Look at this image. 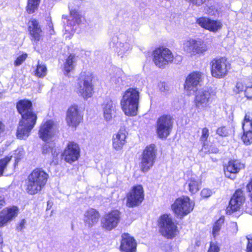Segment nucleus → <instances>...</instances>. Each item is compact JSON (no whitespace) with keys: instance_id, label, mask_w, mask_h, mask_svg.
<instances>
[{"instance_id":"f704fd0d","label":"nucleus","mask_w":252,"mask_h":252,"mask_svg":"<svg viewBox=\"0 0 252 252\" xmlns=\"http://www.w3.org/2000/svg\"><path fill=\"white\" fill-rule=\"evenodd\" d=\"M12 157H5L0 159V177L3 175V173L7 168L8 164L10 161Z\"/></svg>"},{"instance_id":"b1692460","label":"nucleus","mask_w":252,"mask_h":252,"mask_svg":"<svg viewBox=\"0 0 252 252\" xmlns=\"http://www.w3.org/2000/svg\"><path fill=\"white\" fill-rule=\"evenodd\" d=\"M196 23L201 27L213 32L217 31L220 26V22L205 17L198 18Z\"/></svg>"},{"instance_id":"79ce46f5","label":"nucleus","mask_w":252,"mask_h":252,"mask_svg":"<svg viewBox=\"0 0 252 252\" xmlns=\"http://www.w3.org/2000/svg\"><path fill=\"white\" fill-rule=\"evenodd\" d=\"M246 96L249 99H252V83L248 84L245 90Z\"/></svg>"},{"instance_id":"4d7b16f0","label":"nucleus","mask_w":252,"mask_h":252,"mask_svg":"<svg viewBox=\"0 0 252 252\" xmlns=\"http://www.w3.org/2000/svg\"><path fill=\"white\" fill-rule=\"evenodd\" d=\"M246 212L252 215V210H251L249 208L246 209Z\"/></svg>"},{"instance_id":"473e14b6","label":"nucleus","mask_w":252,"mask_h":252,"mask_svg":"<svg viewBox=\"0 0 252 252\" xmlns=\"http://www.w3.org/2000/svg\"><path fill=\"white\" fill-rule=\"evenodd\" d=\"M212 75L216 78L220 77V59H214L211 63Z\"/></svg>"},{"instance_id":"bb28decb","label":"nucleus","mask_w":252,"mask_h":252,"mask_svg":"<svg viewBox=\"0 0 252 252\" xmlns=\"http://www.w3.org/2000/svg\"><path fill=\"white\" fill-rule=\"evenodd\" d=\"M29 31L32 36V40L39 41L42 36V30L38 21L35 19L31 20L29 23Z\"/></svg>"},{"instance_id":"864d4df0","label":"nucleus","mask_w":252,"mask_h":252,"mask_svg":"<svg viewBox=\"0 0 252 252\" xmlns=\"http://www.w3.org/2000/svg\"><path fill=\"white\" fill-rule=\"evenodd\" d=\"M247 189L249 192V195L251 197V200L252 202V178L251 181L247 186Z\"/></svg>"},{"instance_id":"7c9ffc66","label":"nucleus","mask_w":252,"mask_h":252,"mask_svg":"<svg viewBox=\"0 0 252 252\" xmlns=\"http://www.w3.org/2000/svg\"><path fill=\"white\" fill-rule=\"evenodd\" d=\"M77 61V57L75 56L74 55L70 54L67 58L64 63L63 67L65 75L67 74L74 69Z\"/></svg>"},{"instance_id":"a19ab883","label":"nucleus","mask_w":252,"mask_h":252,"mask_svg":"<svg viewBox=\"0 0 252 252\" xmlns=\"http://www.w3.org/2000/svg\"><path fill=\"white\" fill-rule=\"evenodd\" d=\"M205 11L206 13L208 15L213 16L215 15L217 13V10L214 6H207L205 7Z\"/></svg>"},{"instance_id":"393cba45","label":"nucleus","mask_w":252,"mask_h":252,"mask_svg":"<svg viewBox=\"0 0 252 252\" xmlns=\"http://www.w3.org/2000/svg\"><path fill=\"white\" fill-rule=\"evenodd\" d=\"M116 102L110 98L106 99L102 105L103 117L106 121L112 120L116 112Z\"/></svg>"},{"instance_id":"9d476101","label":"nucleus","mask_w":252,"mask_h":252,"mask_svg":"<svg viewBox=\"0 0 252 252\" xmlns=\"http://www.w3.org/2000/svg\"><path fill=\"white\" fill-rule=\"evenodd\" d=\"M173 126V120L170 115H163L157 121L156 132L160 139H166L170 134Z\"/></svg>"},{"instance_id":"6ab92c4d","label":"nucleus","mask_w":252,"mask_h":252,"mask_svg":"<svg viewBox=\"0 0 252 252\" xmlns=\"http://www.w3.org/2000/svg\"><path fill=\"white\" fill-rule=\"evenodd\" d=\"M244 168V164L237 160L229 161L227 165L224 168V173L226 177L231 180L236 178V175L239 171Z\"/></svg>"},{"instance_id":"5701e85b","label":"nucleus","mask_w":252,"mask_h":252,"mask_svg":"<svg viewBox=\"0 0 252 252\" xmlns=\"http://www.w3.org/2000/svg\"><path fill=\"white\" fill-rule=\"evenodd\" d=\"M127 132L125 129L121 128L118 132L114 134L112 141V147L116 151L122 150L126 143V138Z\"/></svg>"},{"instance_id":"69168bd1","label":"nucleus","mask_w":252,"mask_h":252,"mask_svg":"<svg viewBox=\"0 0 252 252\" xmlns=\"http://www.w3.org/2000/svg\"><path fill=\"white\" fill-rule=\"evenodd\" d=\"M53 162H54V160L52 161V162H51V163H50V164H52V163H53Z\"/></svg>"},{"instance_id":"6e6552de","label":"nucleus","mask_w":252,"mask_h":252,"mask_svg":"<svg viewBox=\"0 0 252 252\" xmlns=\"http://www.w3.org/2000/svg\"><path fill=\"white\" fill-rule=\"evenodd\" d=\"M183 49L191 56L203 55L208 50L206 45L201 40L189 38L184 41Z\"/></svg>"},{"instance_id":"052dcab7","label":"nucleus","mask_w":252,"mask_h":252,"mask_svg":"<svg viewBox=\"0 0 252 252\" xmlns=\"http://www.w3.org/2000/svg\"><path fill=\"white\" fill-rule=\"evenodd\" d=\"M251 19H252V14H251Z\"/></svg>"},{"instance_id":"9b49d317","label":"nucleus","mask_w":252,"mask_h":252,"mask_svg":"<svg viewBox=\"0 0 252 252\" xmlns=\"http://www.w3.org/2000/svg\"><path fill=\"white\" fill-rule=\"evenodd\" d=\"M204 78V74L200 71H196L190 73L186 78L185 89L189 92L197 91L198 88L201 86Z\"/></svg>"},{"instance_id":"a211bd4d","label":"nucleus","mask_w":252,"mask_h":252,"mask_svg":"<svg viewBox=\"0 0 252 252\" xmlns=\"http://www.w3.org/2000/svg\"><path fill=\"white\" fill-rule=\"evenodd\" d=\"M80 153L78 145L74 142H69L63 152L65 161L71 163L77 160L80 157Z\"/></svg>"},{"instance_id":"c9c22d12","label":"nucleus","mask_w":252,"mask_h":252,"mask_svg":"<svg viewBox=\"0 0 252 252\" xmlns=\"http://www.w3.org/2000/svg\"><path fill=\"white\" fill-rule=\"evenodd\" d=\"M46 66L44 64H39V63L38 62L35 71V75L40 78H43L46 75Z\"/></svg>"},{"instance_id":"72a5a7b5","label":"nucleus","mask_w":252,"mask_h":252,"mask_svg":"<svg viewBox=\"0 0 252 252\" xmlns=\"http://www.w3.org/2000/svg\"><path fill=\"white\" fill-rule=\"evenodd\" d=\"M40 0H28L27 10L30 14L33 13L38 7Z\"/></svg>"},{"instance_id":"3c124183","label":"nucleus","mask_w":252,"mask_h":252,"mask_svg":"<svg viewBox=\"0 0 252 252\" xmlns=\"http://www.w3.org/2000/svg\"><path fill=\"white\" fill-rule=\"evenodd\" d=\"M26 223V221L25 219L21 220L19 225L17 226V230L18 231H22L25 228Z\"/></svg>"},{"instance_id":"37998d69","label":"nucleus","mask_w":252,"mask_h":252,"mask_svg":"<svg viewBox=\"0 0 252 252\" xmlns=\"http://www.w3.org/2000/svg\"><path fill=\"white\" fill-rule=\"evenodd\" d=\"M209 136V130L208 129L205 127L203 128L202 130V135L200 137V141L203 143V145L205 143V141H206L208 137Z\"/></svg>"},{"instance_id":"4468645a","label":"nucleus","mask_w":252,"mask_h":252,"mask_svg":"<svg viewBox=\"0 0 252 252\" xmlns=\"http://www.w3.org/2000/svg\"><path fill=\"white\" fill-rule=\"evenodd\" d=\"M243 134L241 139L246 145L252 144V117L249 113L245 115L244 121L242 123Z\"/></svg>"},{"instance_id":"e2e57ef3","label":"nucleus","mask_w":252,"mask_h":252,"mask_svg":"<svg viewBox=\"0 0 252 252\" xmlns=\"http://www.w3.org/2000/svg\"><path fill=\"white\" fill-rule=\"evenodd\" d=\"M219 131V128H218V130H217V133H218Z\"/></svg>"},{"instance_id":"58836bf2","label":"nucleus","mask_w":252,"mask_h":252,"mask_svg":"<svg viewBox=\"0 0 252 252\" xmlns=\"http://www.w3.org/2000/svg\"><path fill=\"white\" fill-rule=\"evenodd\" d=\"M28 55L24 53L18 56L14 61V64L16 66L20 65L27 59Z\"/></svg>"},{"instance_id":"ddd939ff","label":"nucleus","mask_w":252,"mask_h":252,"mask_svg":"<svg viewBox=\"0 0 252 252\" xmlns=\"http://www.w3.org/2000/svg\"><path fill=\"white\" fill-rule=\"evenodd\" d=\"M144 191L142 186H134L126 196V205L129 207L139 205L144 199Z\"/></svg>"},{"instance_id":"4c0bfd02","label":"nucleus","mask_w":252,"mask_h":252,"mask_svg":"<svg viewBox=\"0 0 252 252\" xmlns=\"http://www.w3.org/2000/svg\"><path fill=\"white\" fill-rule=\"evenodd\" d=\"M220 218H219L213 225L212 233L215 238L220 234Z\"/></svg>"},{"instance_id":"5fc2aeb1","label":"nucleus","mask_w":252,"mask_h":252,"mask_svg":"<svg viewBox=\"0 0 252 252\" xmlns=\"http://www.w3.org/2000/svg\"><path fill=\"white\" fill-rule=\"evenodd\" d=\"M243 90V86L242 83H237L236 85V89H235V91L237 93H239L241 91H242Z\"/></svg>"},{"instance_id":"412c9836","label":"nucleus","mask_w":252,"mask_h":252,"mask_svg":"<svg viewBox=\"0 0 252 252\" xmlns=\"http://www.w3.org/2000/svg\"><path fill=\"white\" fill-rule=\"evenodd\" d=\"M120 250L121 252H136L135 240L129 234L124 233L122 235Z\"/></svg>"},{"instance_id":"49530a36","label":"nucleus","mask_w":252,"mask_h":252,"mask_svg":"<svg viewBox=\"0 0 252 252\" xmlns=\"http://www.w3.org/2000/svg\"><path fill=\"white\" fill-rule=\"evenodd\" d=\"M212 194V191L208 189H204L201 191V195L203 198H207Z\"/></svg>"},{"instance_id":"13d9d810","label":"nucleus","mask_w":252,"mask_h":252,"mask_svg":"<svg viewBox=\"0 0 252 252\" xmlns=\"http://www.w3.org/2000/svg\"><path fill=\"white\" fill-rule=\"evenodd\" d=\"M2 242H3L2 237L1 233H0V244H1L2 243Z\"/></svg>"},{"instance_id":"ea45409f","label":"nucleus","mask_w":252,"mask_h":252,"mask_svg":"<svg viewBox=\"0 0 252 252\" xmlns=\"http://www.w3.org/2000/svg\"><path fill=\"white\" fill-rule=\"evenodd\" d=\"M201 151L204 152L205 153H217L219 152V149L217 148L212 147V146H210V148L208 149L207 146L206 144H204V145H203L202 148L201 149Z\"/></svg>"},{"instance_id":"603ef678","label":"nucleus","mask_w":252,"mask_h":252,"mask_svg":"<svg viewBox=\"0 0 252 252\" xmlns=\"http://www.w3.org/2000/svg\"><path fill=\"white\" fill-rule=\"evenodd\" d=\"M248 244L247 246V252H252V238H248Z\"/></svg>"},{"instance_id":"e433bc0d","label":"nucleus","mask_w":252,"mask_h":252,"mask_svg":"<svg viewBox=\"0 0 252 252\" xmlns=\"http://www.w3.org/2000/svg\"><path fill=\"white\" fill-rule=\"evenodd\" d=\"M230 69V64L225 58H221V78L224 77Z\"/></svg>"},{"instance_id":"0eeeda50","label":"nucleus","mask_w":252,"mask_h":252,"mask_svg":"<svg viewBox=\"0 0 252 252\" xmlns=\"http://www.w3.org/2000/svg\"><path fill=\"white\" fill-rule=\"evenodd\" d=\"M157 158V150L154 144L147 146L144 150L140 162L142 171L147 172L154 164Z\"/></svg>"},{"instance_id":"774afa93","label":"nucleus","mask_w":252,"mask_h":252,"mask_svg":"<svg viewBox=\"0 0 252 252\" xmlns=\"http://www.w3.org/2000/svg\"><path fill=\"white\" fill-rule=\"evenodd\" d=\"M115 39H117L118 38L117 37H114Z\"/></svg>"},{"instance_id":"8fccbe9b","label":"nucleus","mask_w":252,"mask_h":252,"mask_svg":"<svg viewBox=\"0 0 252 252\" xmlns=\"http://www.w3.org/2000/svg\"><path fill=\"white\" fill-rule=\"evenodd\" d=\"M231 131V129L225 127H221V136H227Z\"/></svg>"},{"instance_id":"20e7f679","label":"nucleus","mask_w":252,"mask_h":252,"mask_svg":"<svg viewBox=\"0 0 252 252\" xmlns=\"http://www.w3.org/2000/svg\"><path fill=\"white\" fill-rule=\"evenodd\" d=\"M93 76L91 73H81L75 87V92L84 99L91 97L93 94Z\"/></svg>"},{"instance_id":"423d86ee","label":"nucleus","mask_w":252,"mask_h":252,"mask_svg":"<svg viewBox=\"0 0 252 252\" xmlns=\"http://www.w3.org/2000/svg\"><path fill=\"white\" fill-rule=\"evenodd\" d=\"M158 223L160 233L165 237L171 239L177 235L178 232L177 226L169 215H162L159 218Z\"/></svg>"},{"instance_id":"2eb2a0df","label":"nucleus","mask_w":252,"mask_h":252,"mask_svg":"<svg viewBox=\"0 0 252 252\" xmlns=\"http://www.w3.org/2000/svg\"><path fill=\"white\" fill-rule=\"evenodd\" d=\"M82 117L78 106L72 105L68 109L66 113V123L70 126L76 127L81 122Z\"/></svg>"},{"instance_id":"0e129e2a","label":"nucleus","mask_w":252,"mask_h":252,"mask_svg":"<svg viewBox=\"0 0 252 252\" xmlns=\"http://www.w3.org/2000/svg\"><path fill=\"white\" fill-rule=\"evenodd\" d=\"M53 162H54V160L52 161V162H51V163H50V164H52V163H53Z\"/></svg>"},{"instance_id":"c85d7f7f","label":"nucleus","mask_w":252,"mask_h":252,"mask_svg":"<svg viewBox=\"0 0 252 252\" xmlns=\"http://www.w3.org/2000/svg\"><path fill=\"white\" fill-rule=\"evenodd\" d=\"M187 183L188 184L189 190L192 194L197 192L200 189L201 179L195 175H192L188 180Z\"/></svg>"},{"instance_id":"1a4fd4ad","label":"nucleus","mask_w":252,"mask_h":252,"mask_svg":"<svg viewBox=\"0 0 252 252\" xmlns=\"http://www.w3.org/2000/svg\"><path fill=\"white\" fill-rule=\"evenodd\" d=\"M173 60V55L171 51L166 48L159 47L153 52V61L156 66L164 68L165 65Z\"/></svg>"},{"instance_id":"338daca9","label":"nucleus","mask_w":252,"mask_h":252,"mask_svg":"<svg viewBox=\"0 0 252 252\" xmlns=\"http://www.w3.org/2000/svg\"><path fill=\"white\" fill-rule=\"evenodd\" d=\"M53 162H54V160L52 161V162H51V163H50V164H52V163H53Z\"/></svg>"},{"instance_id":"4be33fe9","label":"nucleus","mask_w":252,"mask_h":252,"mask_svg":"<svg viewBox=\"0 0 252 252\" xmlns=\"http://www.w3.org/2000/svg\"><path fill=\"white\" fill-rule=\"evenodd\" d=\"M210 98V93L206 90H200L195 94L194 103L197 108L203 109L207 107Z\"/></svg>"},{"instance_id":"dca6fc26","label":"nucleus","mask_w":252,"mask_h":252,"mask_svg":"<svg viewBox=\"0 0 252 252\" xmlns=\"http://www.w3.org/2000/svg\"><path fill=\"white\" fill-rule=\"evenodd\" d=\"M245 200L243 191L241 189H237L229 201L228 207L226 209L227 214H231L237 211Z\"/></svg>"},{"instance_id":"de8ad7c7","label":"nucleus","mask_w":252,"mask_h":252,"mask_svg":"<svg viewBox=\"0 0 252 252\" xmlns=\"http://www.w3.org/2000/svg\"><path fill=\"white\" fill-rule=\"evenodd\" d=\"M158 86L161 92H165L168 90V87L165 82H160Z\"/></svg>"},{"instance_id":"f03ea898","label":"nucleus","mask_w":252,"mask_h":252,"mask_svg":"<svg viewBox=\"0 0 252 252\" xmlns=\"http://www.w3.org/2000/svg\"><path fill=\"white\" fill-rule=\"evenodd\" d=\"M139 100V92L136 89L129 88L124 93L120 104L126 115L134 116L137 115Z\"/></svg>"},{"instance_id":"a18cd8bd","label":"nucleus","mask_w":252,"mask_h":252,"mask_svg":"<svg viewBox=\"0 0 252 252\" xmlns=\"http://www.w3.org/2000/svg\"><path fill=\"white\" fill-rule=\"evenodd\" d=\"M219 251L220 248L218 245V243L211 242L208 252H219Z\"/></svg>"},{"instance_id":"09e8293b","label":"nucleus","mask_w":252,"mask_h":252,"mask_svg":"<svg viewBox=\"0 0 252 252\" xmlns=\"http://www.w3.org/2000/svg\"><path fill=\"white\" fill-rule=\"evenodd\" d=\"M50 152H51L52 153V156L54 159H56V158L57 157L59 154L60 153L59 150L57 149L56 148H54L53 146H52Z\"/></svg>"},{"instance_id":"680f3d73","label":"nucleus","mask_w":252,"mask_h":252,"mask_svg":"<svg viewBox=\"0 0 252 252\" xmlns=\"http://www.w3.org/2000/svg\"><path fill=\"white\" fill-rule=\"evenodd\" d=\"M2 94L0 93V97L1 96Z\"/></svg>"},{"instance_id":"a878e982","label":"nucleus","mask_w":252,"mask_h":252,"mask_svg":"<svg viewBox=\"0 0 252 252\" xmlns=\"http://www.w3.org/2000/svg\"><path fill=\"white\" fill-rule=\"evenodd\" d=\"M100 215L95 209L90 208L87 210L84 214L83 221L85 226L92 227L98 221Z\"/></svg>"},{"instance_id":"cd10ccee","label":"nucleus","mask_w":252,"mask_h":252,"mask_svg":"<svg viewBox=\"0 0 252 252\" xmlns=\"http://www.w3.org/2000/svg\"><path fill=\"white\" fill-rule=\"evenodd\" d=\"M70 17L72 18L73 21H69L67 19V16L63 15L62 19L64 24L69 25L70 26H74L75 24L79 25L81 24L84 20V17L79 12L76 10H71L70 12Z\"/></svg>"},{"instance_id":"aec40b11","label":"nucleus","mask_w":252,"mask_h":252,"mask_svg":"<svg viewBox=\"0 0 252 252\" xmlns=\"http://www.w3.org/2000/svg\"><path fill=\"white\" fill-rule=\"evenodd\" d=\"M18 213V208L12 206L3 209L0 212V227H3L7 222L15 218Z\"/></svg>"},{"instance_id":"f3484780","label":"nucleus","mask_w":252,"mask_h":252,"mask_svg":"<svg viewBox=\"0 0 252 252\" xmlns=\"http://www.w3.org/2000/svg\"><path fill=\"white\" fill-rule=\"evenodd\" d=\"M57 126L54 121L48 120L43 123L39 130V136L44 141L51 138L56 133Z\"/></svg>"},{"instance_id":"c756f323","label":"nucleus","mask_w":252,"mask_h":252,"mask_svg":"<svg viewBox=\"0 0 252 252\" xmlns=\"http://www.w3.org/2000/svg\"><path fill=\"white\" fill-rule=\"evenodd\" d=\"M16 107L21 116L32 110V103L28 100L19 101L17 103Z\"/></svg>"},{"instance_id":"f257e3e1","label":"nucleus","mask_w":252,"mask_h":252,"mask_svg":"<svg viewBox=\"0 0 252 252\" xmlns=\"http://www.w3.org/2000/svg\"><path fill=\"white\" fill-rule=\"evenodd\" d=\"M48 174L40 168L33 170L29 175L27 181L26 190L31 195H34L40 191L45 187Z\"/></svg>"},{"instance_id":"f8f14e48","label":"nucleus","mask_w":252,"mask_h":252,"mask_svg":"<svg viewBox=\"0 0 252 252\" xmlns=\"http://www.w3.org/2000/svg\"><path fill=\"white\" fill-rule=\"evenodd\" d=\"M121 220V213L118 210H113L105 214L101 219L102 227L110 231L116 228Z\"/></svg>"},{"instance_id":"6e6d98bb","label":"nucleus","mask_w":252,"mask_h":252,"mask_svg":"<svg viewBox=\"0 0 252 252\" xmlns=\"http://www.w3.org/2000/svg\"><path fill=\"white\" fill-rule=\"evenodd\" d=\"M4 198L0 196V209L4 205Z\"/></svg>"},{"instance_id":"7ed1b4c3","label":"nucleus","mask_w":252,"mask_h":252,"mask_svg":"<svg viewBox=\"0 0 252 252\" xmlns=\"http://www.w3.org/2000/svg\"><path fill=\"white\" fill-rule=\"evenodd\" d=\"M17 130V137L20 139L27 138L30 135L31 131L34 126L37 117L36 114L31 111L21 116Z\"/></svg>"},{"instance_id":"bf43d9fd","label":"nucleus","mask_w":252,"mask_h":252,"mask_svg":"<svg viewBox=\"0 0 252 252\" xmlns=\"http://www.w3.org/2000/svg\"><path fill=\"white\" fill-rule=\"evenodd\" d=\"M232 226H234V227H236V223H232Z\"/></svg>"},{"instance_id":"2f4dec72","label":"nucleus","mask_w":252,"mask_h":252,"mask_svg":"<svg viewBox=\"0 0 252 252\" xmlns=\"http://www.w3.org/2000/svg\"><path fill=\"white\" fill-rule=\"evenodd\" d=\"M132 44L130 40H126L125 42H120L117 45L116 51L119 56H123L132 49Z\"/></svg>"},{"instance_id":"c03bdc74","label":"nucleus","mask_w":252,"mask_h":252,"mask_svg":"<svg viewBox=\"0 0 252 252\" xmlns=\"http://www.w3.org/2000/svg\"><path fill=\"white\" fill-rule=\"evenodd\" d=\"M53 144L51 143H46L43 146L42 153L43 154L46 155L50 153L52 148Z\"/></svg>"},{"instance_id":"39448f33","label":"nucleus","mask_w":252,"mask_h":252,"mask_svg":"<svg viewBox=\"0 0 252 252\" xmlns=\"http://www.w3.org/2000/svg\"><path fill=\"white\" fill-rule=\"evenodd\" d=\"M194 204L188 196L179 197L172 205L171 208L175 216L179 219H182L189 214L193 209Z\"/></svg>"}]
</instances>
